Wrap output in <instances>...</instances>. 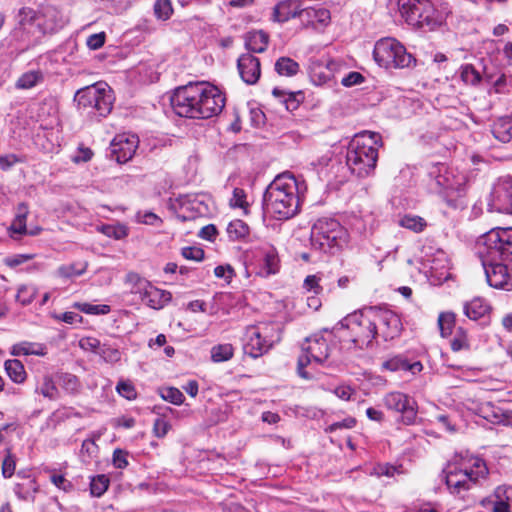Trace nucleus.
<instances>
[{
    "instance_id": "nucleus-1",
    "label": "nucleus",
    "mask_w": 512,
    "mask_h": 512,
    "mask_svg": "<svg viewBox=\"0 0 512 512\" xmlns=\"http://www.w3.org/2000/svg\"><path fill=\"white\" fill-rule=\"evenodd\" d=\"M171 106L180 117L208 119L223 110L225 96L216 86L207 82L189 83L174 91Z\"/></svg>"
},
{
    "instance_id": "nucleus-2",
    "label": "nucleus",
    "mask_w": 512,
    "mask_h": 512,
    "mask_svg": "<svg viewBox=\"0 0 512 512\" xmlns=\"http://www.w3.org/2000/svg\"><path fill=\"white\" fill-rule=\"evenodd\" d=\"M300 184L290 173L278 175L267 187L263 203L265 211L278 220L295 216L300 207Z\"/></svg>"
},
{
    "instance_id": "nucleus-3",
    "label": "nucleus",
    "mask_w": 512,
    "mask_h": 512,
    "mask_svg": "<svg viewBox=\"0 0 512 512\" xmlns=\"http://www.w3.org/2000/svg\"><path fill=\"white\" fill-rule=\"evenodd\" d=\"M379 145L381 137L378 133L364 131L356 134L346 154V164L350 171L359 178L369 176L376 168Z\"/></svg>"
},
{
    "instance_id": "nucleus-4",
    "label": "nucleus",
    "mask_w": 512,
    "mask_h": 512,
    "mask_svg": "<svg viewBox=\"0 0 512 512\" xmlns=\"http://www.w3.org/2000/svg\"><path fill=\"white\" fill-rule=\"evenodd\" d=\"M445 472V482L454 495H462L488 475V468L483 459L471 457L459 463L448 464Z\"/></svg>"
},
{
    "instance_id": "nucleus-5",
    "label": "nucleus",
    "mask_w": 512,
    "mask_h": 512,
    "mask_svg": "<svg viewBox=\"0 0 512 512\" xmlns=\"http://www.w3.org/2000/svg\"><path fill=\"white\" fill-rule=\"evenodd\" d=\"M74 101L82 113L90 118L99 119L110 114L114 96L111 88L104 82L79 89L74 96Z\"/></svg>"
},
{
    "instance_id": "nucleus-6",
    "label": "nucleus",
    "mask_w": 512,
    "mask_h": 512,
    "mask_svg": "<svg viewBox=\"0 0 512 512\" xmlns=\"http://www.w3.org/2000/svg\"><path fill=\"white\" fill-rule=\"evenodd\" d=\"M348 231L335 219H318L311 230V244L323 252H332L348 243Z\"/></svg>"
},
{
    "instance_id": "nucleus-7",
    "label": "nucleus",
    "mask_w": 512,
    "mask_h": 512,
    "mask_svg": "<svg viewBox=\"0 0 512 512\" xmlns=\"http://www.w3.org/2000/svg\"><path fill=\"white\" fill-rule=\"evenodd\" d=\"M341 325L349 330L351 341L361 349L369 347L379 335L373 307L346 316Z\"/></svg>"
},
{
    "instance_id": "nucleus-8",
    "label": "nucleus",
    "mask_w": 512,
    "mask_h": 512,
    "mask_svg": "<svg viewBox=\"0 0 512 512\" xmlns=\"http://www.w3.org/2000/svg\"><path fill=\"white\" fill-rule=\"evenodd\" d=\"M375 62L385 69H403L416 65L414 56L395 38L386 37L375 43L373 50Z\"/></svg>"
},
{
    "instance_id": "nucleus-9",
    "label": "nucleus",
    "mask_w": 512,
    "mask_h": 512,
    "mask_svg": "<svg viewBox=\"0 0 512 512\" xmlns=\"http://www.w3.org/2000/svg\"><path fill=\"white\" fill-rule=\"evenodd\" d=\"M481 258L506 261L512 256V228H495L481 237Z\"/></svg>"
},
{
    "instance_id": "nucleus-10",
    "label": "nucleus",
    "mask_w": 512,
    "mask_h": 512,
    "mask_svg": "<svg viewBox=\"0 0 512 512\" xmlns=\"http://www.w3.org/2000/svg\"><path fill=\"white\" fill-rule=\"evenodd\" d=\"M301 349L302 353L297 362V373L301 378L311 380L314 375L305 368L312 363L323 364L328 359L331 349L328 340L321 334L306 338Z\"/></svg>"
},
{
    "instance_id": "nucleus-11",
    "label": "nucleus",
    "mask_w": 512,
    "mask_h": 512,
    "mask_svg": "<svg viewBox=\"0 0 512 512\" xmlns=\"http://www.w3.org/2000/svg\"><path fill=\"white\" fill-rule=\"evenodd\" d=\"M464 178L456 175L453 169L439 163L429 171V189L432 193L441 194L445 191H458L463 185Z\"/></svg>"
},
{
    "instance_id": "nucleus-12",
    "label": "nucleus",
    "mask_w": 512,
    "mask_h": 512,
    "mask_svg": "<svg viewBox=\"0 0 512 512\" xmlns=\"http://www.w3.org/2000/svg\"><path fill=\"white\" fill-rule=\"evenodd\" d=\"M481 259L488 284L496 289L512 290V267L498 259Z\"/></svg>"
},
{
    "instance_id": "nucleus-13",
    "label": "nucleus",
    "mask_w": 512,
    "mask_h": 512,
    "mask_svg": "<svg viewBox=\"0 0 512 512\" xmlns=\"http://www.w3.org/2000/svg\"><path fill=\"white\" fill-rule=\"evenodd\" d=\"M383 401L386 408L401 413L404 424L411 425L415 422L417 404L413 398L402 392H390L385 395Z\"/></svg>"
},
{
    "instance_id": "nucleus-14",
    "label": "nucleus",
    "mask_w": 512,
    "mask_h": 512,
    "mask_svg": "<svg viewBox=\"0 0 512 512\" xmlns=\"http://www.w3.org/2000/svg\"><path fill=\"white\" fill-rule=\"evenodd\" d=\"M490 210L512 214V178L499 179L494 185L490 198Z\"/></svg>"
},
{
    "instance_id": "nucleus-15",
    "label": "nucleus",
    "mask_w": 512,
    "mask_h": 512,
    "mask_svg": "<svg viewBox=\"0 0 512 512\" xmlns=\"http://www.w3.org/2000/svg\"><path fill=\"white\" fill-rule=\"evenodd\" d=\"M377 330L384 340L394 339L401 331V320L397 314L388 309L373 307Z\"/></svg>"
},
{
    "instance_id": "nucleus-16",
    "label": "nucleus",
    "mask_w": 512,
    "mask_h": 512,
    "mask_svg": "<svg viewBox=\"0 0 512 512\" xmlns=\"http://www.w3.org/2000/svg\"><path fill=\"white\" fill-rule=\"evenodd\" d=\"M430 0H398L397 6L401 17L407 24L420 28L424 12H427V6Z\"/></svg>"
},
{
    "instance_id": "nucleus-17",
    "label": "nucleus",
    "mask_w": 512,
    "mask_h": 512,
    "mask_svg": "<svg viewBox=\"0 0 512 512\" xmlns=\"http://www.w3.org/2000/svg\"><path fill=\"white\" fill-rule=\"evenodd\" d=\"M138 144L139 139L136 135H117L110 145L111 154L115 157L118 163H125L134 156L138 148Z\"/></svg>"
},
{
    "instance_id": "nucleus-18",
    "label": "nucleus",
    "mask_w": 512,
    "mask_h": 512,
    "mask_svg": "<svg viewBox=\"0 0 512 512\" xmlns=\"http://www.w3.org/2000/svg\"><path fill=\"white\" fill-rule=\"evenodd\" d=\"M426 9L427 12H424V17L421 18V29L426 31H434L441 27L450 13L447 4L442 0H430Z\"/></svg>"
},
{
    "instance_id": "nucleus-19",
    "label": "nucleus",
    "mask_w": 512,
    "mask_h": 512,
    "mask_svg": "<svg viewBox=\"0 0 512 512\" xmlns=\"http://www.w3.org/2000/svg\"><path fill=\"white\" fill-rule=\"evenodd\" d=\"M260 263V275L268 277L279 272L280 258L277 249L269 244H262L256 252Z\"/></svg>"
},
{
    "instance_id": "nucleus-20",
    "label": "nucleus",
    "mask_w": 512,
    "mask_h": 512,
    "mask_svg": "<svg viewBox=\"0 0 512 512\" xmlns=\"http://www.w3.org/2000/svg\"><path fill=\"white\" fill-rule=\"evenodd\" d=\"M237 68L242 80L246 84L253 85L260 78V60L251 53L243 54L238 58Z\"/></svg>"
},
{
    "instance_id": "nucleus-21",
    "label": "nucleus",
    "mask_w": 512,
    "mask_h": 512,
    "mask_svg": "<svg viewBox=\"0 0 512 512\" xmlns=\"http://www.w3.org/2000/svg\"><path fill=\"white\" fill-rule=\"evenodd\" d=\"M303 0H282L272 10L271 19L277 23H285L290 19L300 18Z\"/></svg>"
},
{
    "instance_id": "nucleus-22",
    "label": "nucleus",
    "mask_w": 512,
    "mask_h": 512,
    "mask_svg": "<svg viewBox=\"0 0 512 512\" xmlns=\"http://www.w3.org/2000/svg\"><path fill=\"white\" fill-rule=\"evenodd\" d=\"M244 353L252 358H258L267 353L271 347L264 342V338L254 327H249L246 331V340L243 346Z\"/></svg>"
},
{
    "instance_id": "nucleus-23",
    "label": "nucleus",
    "mask_w": 512,
    "mask_h": 512,
    "mask_svg": "<svg viewBox=\"0 0 512 512\" xmlns=\"http://www.w3.org/2000/svg\"><path fill=\"white\" fill-rule=\"evenodd\" d=\"M142 301L153 309H161L171 300V293L161 290L152 284L144 291Z\"/></svg>"
},
{
    "instance_id": "nucleus-24",
    "label": "nucleus",
    "mask_w": 512,
    "mask_h": 512,
    "mask_svg": "<svg viewBox=\"0 0 512 512\" xmlns=\"http://www.w3.org/2000/svg\"><path fill=\"white\" fill-rule=\"evenodd\" d=\"M29 214L28 205L24 202L18 204L16 215L9 227V235L11 238L18 240L20 236L28 233L26 227L27 216Z\"/></svg>"
},
{
    "instance_id": "nucleus-25",
    "label": "nucleus",
    "mask_w": 512,
    "mask_h": 512,
    "mask_svg": "<svg viewBox=\"0 0 512 512\" xmlns=\"http://www.w3.org/2000/svg\"><path fill=\"white\" fill-rule=\"evenodd\" d=\"M300 19L306 22V26L315 27L316 23L327 26L330 23L331 14L326 8L302 7Z\"/></svg>"
},
{
    "instance_id": "nucleus-26",
    "label": "nucleus",
    "mask_w": 512,
    "mask_h": 512,
    "mask_svg": "<svg viewBox=\"0 0 512 512\" xmlns=\"http://www.w3.org/2000/svg\"><path fill=\"white\" fill-rule=\"evenodd\" d=\"M492 498V512H511L510 502L512 501V486H497L493 492Z\"/></svg>"
},
{
    "instance_id": "nucleus-27",
    "label": "nucleus",
    "mask_w": 512,
    "mask_h": 512,
    "mask_svg": "<svg viewBox=\"0 0 512 512\" xmlns=\"http://www.w3.org/2000/svg\"><path fill=\"white\" fill-rule=\"evenodd\" d=\"M382 368L395 372V371H410L412 374L419 373L422 369V363L415 361L409 363L407 359L402 356H395L382 363Z\"/></svg>"
},
{
    "instance_id": "nucleus-28",
    "label": "nucleus",
    "mask_w": 512,
    "mask_h": 512,
    "mask_svg": "<svg viewBox=\"0 0 512 512\" xmlns=\"http://www.w3.org/2000/svg\"><path fill=\"white\" fill-rule=\"evenodd\" d=\"M268 42V34L261 30L248 32L245 36V47L253 53L264 52L267 49Z\"/></svg>"
},
{
    "instance_id": "nucleus-29",
    "label": "nucleus",
    "mask_w": 512,
    "mask_h": 512,
    "mask_svg": "<svg viewBox=\"0 0 512 512\" xmlns=\"http://www.w3.org/2000/svg\"><path fill=\"white\" fill-rule=\"evenodd\" d=\"M272 94L285 106L286 110L290 112L295 111L303 99L302 92H287L278 87L273 89Z\"/></svg>"
},
{
    "instance_id": "nucleus-30",
    "label": "nucleus",
    "mask_w": 512,
    "mask_h": 512,
    "mask_svg": "<svg viewBox=\"0 0 512 512\" xmlns=\"http://www.w3.org/2000/svg\"><path fill=\"white\" fill-rule=\"evenodd\" d=\"M489 311V304L480 297H476L464 305V314L471 320L483 318Z\"/></svg>"
},
{
    "instance_id": "nucleus-31",
    "label": "nucleus",
    "mask_w": 512,
    "mask_h": 512,
    "mask_svg": "<svg viewBox=\"0 0 512 512\" xmlns=\"http://www.w3.org/2000/svg\"><path fill=\"white\" fill-rule=\"evenodd\" d=\"M494 137L502 142L508 143L512 140V119L500 118L492 126Z\"/></svg>"
},
{
    "instance_id": "nucleus-32",
    "label": "nucleus",
    "mask_w": 512,
    "mask_h": 512,
    "mask_svg": "<svg viewBox=\"0 0 512 512\" xmlns=\"http://www.w3.org/2000/svg\"><path fill=\"white\" fill-rule=\"evenodd\" d=\"M254 328L257 329V332L264 338V342L268 343L271 348L281 339V330L277 323H261L254 326Z\"/></svg>"
},
{
    "instance_id": "nucleus-33",
    "label": "nucleus",
    "mask_w": 512,
    "mask_h": 512,
    "mask_svg": "<svg viewBox=\"0 0 512 512\" xmlns=\"http://www.w3.org/2000/svg\"><path fill=\"white\" fill-rule=\"evenodd\" d=\"M125 284L129 287V291L132 294H139L140 297L144 294V291L151 284L147 279L141 277L135 272H129L125 276Z\"/></svg>"
},
{
    "instance_id": "nucleus-34",
    "label": "nucleus",
    "mask_w": 512,
    "mask_h": 512,
    "mask_svg": "<svg viewBox=\"0 0 512 512\" xmlns=\"http://www.w3.org/2000/svg\"><path fill=\"white\" fill-rule=\"evenodd\" d=\"M5 370L9 378L15 383H23L26 379V371L21 361L11 359L5 361Z\"/></svg>"
},
{
    "instance_id": "nucleus-35",
    "label": "nucleus",
    "mask_w": 512,
    "mask_h": 512,
    "mask_svg": "<svg viewBox=\"0 0 512 512\" xmlns=\"http://www.w3.org/2000/svg\"><path fill=\"white\" fill-rule=\"evenodd\" d=\"M45 348L38 343H31V342H21L18 344H15L12 347L11 354L14 356H20V355H44L45 354Z\"/></svg>"
},
{
    "instance_id": "nucleus-36",
    "label": "nucleus",
    "mask_w": 512,
    "mask_h": 512,
    "mask_svg": "<svg viewBox=\"0 0 512 512\" xmlns=\"http://www.w3.org/2000/svg\"><path fill=\"white\" fill-rule=\"evenodd\" d=\"M15 494L22 500H33L39 491V485L35 479H28L25 483H19L14 488Z\"/></svg>"
},
{
    "instance_id": "nucleus-37",
    "label": "nucleus",
    "mask_w": 512,
    "mask_h": 512,
    "mask_svg": "<svg viewBox=\"0 0 512 512\" xmlns=\"http://www.w3.org/2000/svg\"><path fill=\"white\" fill-rule=\"evenodd\" d=\"M371 476L378 478L386 476L388 478L394 477L396 474L402 473V465H392L390 463L375 464L368 472Z\"/></svg>"
},
{
    "instance_id": "nucleus-38",
    "label": "nucleus",
    "mask_w": 512,
    "mask_h": 512,
    "mask_svg": "<svg viewBox=\"0 0 512 512\" xmlns=\"http://www.w3.org/2000/svg\"><path fill=\"white\" fill-rule=\"evenodd\" d=\"M275 70L281 76H294L299 71V64L289 57H281L275 63Z\"/></svg>"
},
{
    "instance_id": "nucleus-39",
    "label": "nucleus",
    "mask_w": 512,
    "mask_h": 512,
    "mask_svg": "<svg viewBox=\"0 0 512 512\" xmlns=\"http://www.w3.org/2000/svg\"><path fill=\"white\" fill-rule=\"evenodd\" d=\"M98 231L115 240H121L128 236V227L121 223L103 224L98 227Z\"/></svg>"
},
{
    "instance_id": "nucleus-40",
    "label": "nucleus",
    "mask_w": 512,
    "mask_h": 512,
    "mask_svg": "<svg viewBox=\"0 0 512 512\" xmlns=\"http://www.w3.org/2000/svg\"><path fill=\"white\" fill-rule=\"evenodd\" d=\"M42 81L43 74L41 71H28L19 77L15 86L18 89H30Z\"/></svg>"
},
{
    "instance_id": "nucleus-41",
    "label": "nucleus",
    "mask_w": 512,
    "mask_h": 512,
    "mask_svg": "<svg viewBox=\"0 0 512 512\" xmlns=\"http://www.w3.org/2000/svg\"><path fill=\"white\" fill-rule=\"evenodd\" d=\"M211 359L215 363H221L230 360L234 355V348L231 344H218L211 348Z\"/></svg>"
},
{
    "instance_id": "nucleus-42",
    "label": "nucleus",
    "mask_w": 512,
    "mask_h": 512,
    "mask_svg": "<svg viewBox=\"0 0 512 512\" xmlns=\"http://www.w3.org/2000/svg\"><path fill=\"white\" fill-rule=\"evenodd\" d=\"M87 267V262L66 264L61 265L57 269L56 273L59 277L62 278H72L84 274L85 271L87 270Z\"/></svg>"
},
{
    "instance_id": "nucleus-43",
    "label": "nucleus",
    "mask_w": 512,
    "mask_h": 512,
    "mask_svg": "<svg viewBox=\"0 0 512 512\" xmlns=\"http://www.w3.org/2000/svg\"><path fill=\"white\" fill-rule=\"evenodd\" d=\"M227 233L232 240L244 239L249 234V227L242 220H234L229 223Z\"/></svg>"
},
{
    "instance_id": "nucleus-44",
    "label": "nucleus",
    "mask_w": 512,
    "mask_h": 512,
    "mask_svg": "<svg viewBox=\"0 0 512 512\" xmlns=\"http://www.w3.org/2000/svg\"><path fill=\"white\" fill-rule=\"evenodd\" d=\"M399 225L418 233L424 230L426 221L420 216L405 215L399 220Z\"/></svg>"
},
{
    "instance_id": "nucleus-45",
    "label": "nucleus",
    "mask_w": 512,
    "mask_h": 512,
    "mask_svg": "<svg viewBox=\"0 0 512 512\" xmlns=\"http://www.w3.org/2000/svg\"><path fill=\"white\" fill-rule=\"evenodd\" d=\"M455 325V314L452 312H442L438 317V327L442 337H448L452 334Z\"/></svg>"
},
{
    "instance_id": "nucleus-46",
    "label": "nucleus",
    "mask_w": 512,
    "mask_h": 512,
    "mask_svg": "<svg viewBox=\"0 0 512 512\" xmlns=\"http://www.w3.org/2000/svg\"><path fill=\"white\" fill-rule=\"evenodd\" d=\"M461 79L464 83L476 86L481 82V75L472 64H465L461 67Z\"/></svg>"
},
{
    "instance_id": "nucleus-47",
    "label": "nucleus",
    "mask_w": 512,
    "mask_h": 512,
    "mask_svg": "<svg viewBox=\"0 0 512 512\" xmlns=\"http://www.w3.org/2000/svg\"><path fill=\"white\" fill-rule=\"evenodd\" d=\"M74 307L80 310L81 312L89 315H106L111 311L109 305L100 304H90V303H75Z\"/></svg>"
},
{
    "instance_id": "nucleus-48",
    "label": "nucleus",
    "mask_w": 512,
    "mask_h": 512,
    "mask_svg": "<svg viewBox=\"0 0 512 512\" xmlns=\"http://www.w3.org/2000/svg\"><path fill=\"white\" fill-rule=\"evenodd\" d=\"M109 479L105 475L92 477L90 482V492L95 497L102 496L108 489Z\"/></svg>"
},
{
    "instance_id": "nucleus-49",
    "label": "nucleus",
    "mask_w": 512,
    "mask_h": 512,
    "mask_svg": "<svg viewBox=\"0 0 512 512\" xmlns=\"http://www.w3.org/2000/svg\"><path fill=\"white\" fill-rule=\"evenodd\" d=\"M79 345L83 350L97 353L103 357V359H107L104 346L101 345L98 339L93 337L83 338L80 340Z\"/></svg>"
},
{
    "instance_id": "nucleus-50",
    "label": "nucleus",
    "mask_w": 512,
    "mask_h": 512,
    "mask_svg": "<svg viewBox=\"0 0 512 512\" xmlns=\"http://www.w3.org/2000/svg\"><path fill=\"white\" fill-rule=\"evenodd\" d=\"M37 294V289L32 285H22L16 294V301L22 305L30 304Z\"/></svg>"
},
{
    "instance_id": "nucleus-51",
    "label": "nucleus",
    "mask_w": 512,
    "mask_h": 512,
    "mask_svg": "<svg viewBox=\"0 0 512 512\" xmlns=\"http://www.w3.org/2000/svg\"><path fill=\"white\" fill-rule=\"evenodd\" d=\"M173 13L170 0H156L154 4V14L160 20H167Z\"/></svg>"
},
{
    "instance_id": "nucleus-52",
    "label": "nucleus",
    "mask_w": 512,
    "mask_h": 512,
    "mask_svg": "<svg viewBox=\"0 0 512 512\" xmlns=\"http://www.w3.org/2000/svg\"><path fill=\"white\" fill-rule=\"evenodd\" d=\"M161 397L174 405H181L184 402L183 393L175 387H166L161 390Z\"/></svg>"
},
{
    "instance_id": "nucleus-53",
    "label": "nucleus",
    "mask_w": 512,
    "mask_h": 512,
    "mask_svg": "<svg viewBox=\"0 0 512 512\" xmlns=\"http://www.w3.org/2000/svg\"><path fill=\"white\" fill-rule=\"evenodd\" d=\"M40 393L44 397L49 398L51 400H54L57 398L58 389L55 386L51 377H49V376L44 377L43 383L41 384V387H40Z\"/></svg>"
},
{
    "instance_id": "nucleus-54",
    "label": "nucleus",
    "mask_w": 512,
    "mask_h": 512,
    "mask_svg": "<svg viewBox=\"0 0 512 512\" xmlns=\"http://www.w3.org/2000/svg\"><path fill=\"white\" fill-rule=\"evenodd\" d=\"M116 391L128 400H134L137 397L136 389L130 381H120L116 386Z\"/></svg>"
},
{
    "instance_id": "nucleus-55",
    "label": "nucleus",
    "mask_w": 512,
    "mask_h": 512,
    "mask_svg": "<svg viewBox=\"0 0 512 512\" xmlns=\"http://www.w3.org/2000/svg\"><path fill=\"white\" fill-rule=\"evenodd\" d=\"M246 197V193L243 189L234 188L232 198L230 199V205L234 208H241L246 212L248 208Z\"/></svg>"
},
{
    "instance_id": "nucleus-56",
    "label": "nucleus",
    "mask_w": 512,
    "mask_h": 512,
    "mask_svg": "<svg viewBox=\"0 0 512 512\" xmlns=\"http://www.w3.org/2000/svg\"><path fill=\"white\" fill-rule=\"evenodd\" d=\"M469 346L468 337L466 332L462 328H458L457 332L451 342V348L453 351H460Z\"/></svg>"
},
{
    "instance_id": "nucleus-57",
    "label": "nucleus",
    "mask_w": 512,
    "mask_h": 512,
    "mask_svg": "<svg viewBox=\"0 0 512 512\" xmlns=\"http://www.w3.org/2000/svg\"><path fill=\"white\" fill-rule=\"evenodd\" d=\"M62 386L66 391L70 393H76L80 389L78 378L70 373H66L62 376Z\"/></svg>"
},
{
    "instance_id": "nucleus-58",
    "label": "nucleus",
    "mask_w": 512,
    "mask_h": 512,
    "mask_svg": "<svg viewBox=\"0 0 512 512\" xmlns=\"http://www.w3.org/2000/svg\"><path fill=\"white\" fill-rule=\"evenodd\" d=\"M16 460L15 457L8 453L2 462V475L4 478H10L15 472Z\"/></svg>"
},
{
    "instance_id": "nucleus-59",
    "label": "nucleus",
    "mask_w": 512,
    "mask_h": 512,
    "mask_svg": "<svg viewBox=\"0 0 512 512\" xmlns=\"http://www.w3.org/2000/svg\"><path fill=\"white\" fill-rule=\"evenodd\" d=\"M185 259L193 261H202L204 259V251L199 247H184L181 251Z\"/></svg>"
},
{
    "instance_id": "nucleus-60",
    "label": "nucleus",
    "mask_w": 512,
    "mask_h": 512,
    "mask_svg": "<svg viewBox=\"0 0 512 512\" xmlns=\"http://www.w3.org/2000/svg\"><path fill=\"white\" fill-rule=\"evenodd\" d=\"M170 423L162 417L157 418L154 421L153 433L158 438H163L170 430Z\"/></svg>"
},
{
    "instance_id": "nucleus-61",
    "label": "nucleus",
    "mask_w": 512,
    "mask_h": 512,
    "mask_svg": "<svg viewBox=\"0 0 512 512\" xmlns=\"http://www.w3.org/2000/svg\"><path fill=\"white\" fill-rule=\"evenodd\" d=\"M33 257L34 256L31 254H17L6 257L4 263L9 267L14 268L30 261Z\"/></svg>"
},
{
    "instance_id": "nucleus-62",
    "label": "nucleus",
    "mask_w": 512,
    "mask_h": 512,
    "mask_svg": "<svg viewBox=\"0 0 512 512\" xmlns=\"http://www.w3.org/2000/svg\"><path fill=\"white\" fill-rule=\"evenodd\" d=\"M364 82V76L356 71H352L348 73L345 77L342 78L341 84L345 87H352L355 85H359Z\"/></svg>"
},
{
    "instance_id": "nucleus-63",
    "label": "nucleus",
    "mask_w": 512,
    "mask_h": 512,
    "mask_svg": "<svg viewBox=\"0 0 512 512\" xmlns=\"http://www.w3.org/2000/svg\"><path fill=\"white\" fill-rule=\"evenodd\" d=\"M214 274L217 278H223L229 283L235 275L234 269L230 265H219L215 267Z\"/></svg>"
},
{
    "instance_id": "nucleus-64",
    "label": "nucleus",
    "mask_w": 512,
    "mask_h": 512,
    "mask_svg": "<svg viewBox=\"0 0 512 512\" xmlns=\"http://www.w3.org/2000/svg\"><path fill=\"white\" fill-rule=\"evenodd\" d=\"M128 453L121 449H116L113 452V465L118 469H124L128 466L127 460Z\"/></svg>"
}]
</instances>
